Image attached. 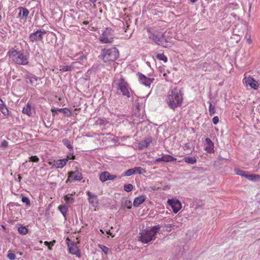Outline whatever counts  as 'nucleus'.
I'll list each match as a JSON object with an SVG mask.
<instances>
[{"instance_id": "obj_1", "label": "nucleus", "mask_w": 260, "mask_h": 260, "mask_svg": "<svg viewBox=\"0 0 260 260\" xmlns=\"http://www.w3.org/2000/svg\"><path fill=\"white\" fill-rule=\"evenodd\" d=\"M183 101V93L176 87L170 89L167 93L166 102L169 107L173 110L180 107Z\"/></svg>"}, {"instance_id": "obj_2", "label": "nucleus", "mask_w": 260, "mask_h": 260, "mask_svg": "<svg viewBox=\"0 0 260 260\" xmlns=\"http://www.w3.org/2000/svg\"><path fill=\"white\" fill-rule=\"evenodd\" d=\"M159 225L142 230L139 233V240L142 243L147 244L154 241L156 239V235L160 230Z\"/></svg>"}, {"instance_id": "obj_3", "label": "nucleus", "mask_w": 260, "mask_h": 260, "mask_svg": "<svg viewBox=\"0 0 260 260\" xmlns=\"http://www.w3.org/2000/svg\"><path fill=\"white\" fill-rule=\"evenodd\" d=\"M7 55L15 63L19 65H26L28 63V57L22 52L19 51L14 48H11Z\"/></svg>"}, {"instance_id": "obj_4", "label": "nucleus", "mask_w": 260, "mask_h": 260, "mask_svg": "<svg viewBox=\"0 0 260 260\" xmlns=\"http://www.w3.org/2000/svg\"><path fill=\"white\" fill-rule=\"evenodd\" d=\"M102 59L104 62L114 61L119 56V51L115 47L107 49L105 48L102 52Z\"/></svg>"}, {"instance_id": "obj_5", "label": "nucleus", "mask_w": 260, "mask_h": 260, "mask_svg": "<svg viewBox=\"0 0 260 260\" xmlns=\"http://www.w3.org/2000/svg\"><path fill=\"white\" fill-rule=\"evenodd\" d=\"M114 31L111 28H106L102 31L99 41L103 44L112 43L114 41Z\"/></svg>"}, {"instance_id": "obj_6", "label": "nucleus", "mask_w": 260, "mask_h": 260, "mask_svg": "<svg viewBox=\"0 0 260 260\" xmlns=\"http://www.w3.org/2000/svg\"><path fill=\"white\" fill-rule=\"evenodd\" d=\"M243 83L246 87L249 86L251 88L257 90L259 87L258 81L255 80L251 76L244 74V78L243 79Z\"/></svg>"}, {"instance_id": "obj_7", "label": "nucleus", "mask_w": 260, "mask_h": 260, "mask_svg": "<svg viewBox=\"0 0 260 260\" xmlns=\"http://www.w3.org/2000/svg\"><path fill=\"white\" fill-rule=\"evenodd\" d=\"M117 85L118 86V89L120 90L123 95L126 96L127 97L130 96L129 85L127 82L122 76L118 80Z\"/></svg>"}, {"instance_id": "obj_8", "label": "nucleus", "mask_w": 260, "mask_h": 260, "mask_svg": "<svg viewBox=\"0 0 260 260\" xmlns=\"http://www.w3.org/2000/svg\"><path fill=\"white\" fill-rule=\"evenodd\" d=\"M47 33L45 30H37L34 33L30 34L29 36V40L31 42L42 41L43 36Z\"/></svg>"}, {"instance_id": "obj_9", "label": "nucleus", "mask_w": 260, "mask_h": 260, "mask_svg": "<svg viewBox=\"0 0 260 260\" xmlns=\"http://www.w3.org/2000/svg\"><path fill=\"white\" fill-rule=\"evenodd\" d=\"M83 178L82 174L78 170L70 171L68 173V179L66 183L71 182L74 181H80Z\"/></svg>"}, {"instance_id": "obj_10", "label": "nucleus", "mask_w": 260, "mask_h": 260, "mask_svg": "<svg viewBox=\"0 0 260 260\" xmlns=\"http://www.w3.org/2000/svg\"><path fill=\"white\" fill-rule=\"evenodd\" d=\"M137 75L139 83L149 88L150 87L151 85L155 80L154 78H148L145 75L141 73H138Z\"/></svg>"}, {"instance_id": "obj_11", "label": "nucleus", "mask_w": 260, "mask_h": 260, "mask_svg": "<svg viewBox=\"0 0 260 260\" xmlns=\"http://www.w3.org/2000/svg\"><path fill=\"white\" fill-rule=\"evenodd\" d=\"M66 241H68L67 244L69 247L70 253L75 255L78 257H80L81 252L77 244L75 243L69 244V242L70 241L69 238H67L66 239Z\"/></svg>"}, {"instance_id": "obj_12", "label": "nucleus", "mask_w": 260, "mask_h": 260, "mask_svg": "<svg viewBox=\"0 0 260 260\" xmlns=\"http://www.w3.org/2000/svg\"><path fill=\"white\" fill-rule=\"evenodd\" d=\"M167 202L171 206L175 213H177L181 208V204L177 200L169 199Z\"/></svg>"}, {"instance_id": "obj_13", "label": "nucleus", "mask_w": 260, "mask_h": 260, "mask_svg": "<svg viewBox=\"0 0 260 260\" xmlns=\"http://www.w3.org/2000/svg\"><path fill=\"white\" fill-rule=\"evenodd\" d=\"M69 159L70 157L69 156H67L65 158L58 159L56 161H54L53 166L56 169H62L65 166H66Z\"/></svg>"}, {"instance_id": "obj_14", "label": "nucleus", "mask_w": 260, "mask_h": 260, "mask_svg": "<svg viewBox=\"0 0 260 260\" xmlns=\"http://www.w3.org/2000/svg\"><path fill=\"white\" fill-rule=\"evenodd\" d=\"M86 194L88 196V201L89 203L93 206L96 207L99 204L97 196L92 194V193L89 191H87Z\"/></svg>"}, {"instance_id": "obj_15", "label": "nucleus", "mask_w": 260, "mask_h": 260, "mask_svg": "<svg viewBox=\"0 0 260 260\" xmlns=\"http://www.w3.org/2000/svg\"><path fill=\"white\" fill-rule=\"evenodd\" d=\"M22 113L28 116H31L35 113L34 109L31 107V104L28 103L23 108Z\"/></svg>"}, {"instance_id": "obj_16", "label": "nucleus", "mask_w": 260, "mask_h": 260, "mask_svg": "<svg viewBox=\"0 0 260 260\" xmlns=\"http://www.w3.org/2000/svg\"><path fill=\"white\" fill-rule=\"evenodd\" d=\"M206 147L205 150L208 153H213L214 152V144L209 138L205 139Z\"/></svg>"}, {"instance_id": "obj_17", "label": "nucleus", "mask_w": 260, "mask_h": 260, "mask_svg": "<svg viewBox=\"0 0 260 260\" xmlns=\"http://www.w3.org/2000/svg\"><path fill=\"white\" fill-rule=\"evenodd\" d=\"M149 39L152 40L155 43L158 45L162 44V38L159 35H156L153 33H150L149 36Z\"/></svg>"}, {"instance_id": "obj_18", "label": "nucleus", "mask_w": 260, "mask_h": 260, "mask_svg": "<svg viewBox=\"0 0 260 260\" xmlns=\"http://www.w3.org/2000/svg\"><path fill=\"white\" fill-rule=\"evenodd\" d=\"M146 199V196L144 195H141L136 198L133 202L134 206L135 207H138L141 204L145 202Z\"/></svg>"}, {"instance_id": "obj_19", "label": "nucleus", "mask_w": 260, "mask_h": 260, "mask_svg": "<svg viewBox=\"0 0 260 260\" xmlns=\"http://www.w3.org/2000/svg\"><path fill=\"white\" fill-rule=\"evenodd\" d=\"M0 111L5 116L9 115V111L5 102L0 98Z\"/></svg>"}, {"instance_id": "obj_20", "label": "nucleus", "mask_w": 260, "mask_h": 260, "mask_svg": "<svg viewBox=\"0 0 260 260\" xmlns=\"http://www.w3.org/2000/svg\"><path fill=\"white\" fill-rule=\"evenodd\" d=\"M57 111L60 112H62L64 115L67 117H70L72 115V112L69 109L66 108L58 109L57 110H55L54 109H51V111L53 113L55 112H56Z\"/></svg>"}, {"instance_id": "obj_21", "label": "nucleus", "mask_w": 260, "mask_h": 260, "mask_svg": "<svg viewBox=\"0 0 260 260\" xmlns=\"http://www.w3.org/2000/svg\"><path fill=\"white\" fill-rule=\"evenodd\" d=\"M246 178L250 181H258L260 179V176L257 174H247Z\"/></svg>"}, {"instance_id": "obj_22", "label": "nucleus", "mask_w": 260, "mask_h": 260, "mask_svg": "<svg viewBox=\"0 0 260 260\" xmlns=\"http://www.w3.org/2000/svg\"><path fill=\"white\" fill-rule=\"evenodd\" d=\"M183 160L186 163L193 165L197 162V159L195 157H185Z\"/></svg>"}, {"instance_id": "obj_23", "label": "nucleus", "mask_w": 260, "mask_h": 260, "mask_svg": "<svg viewBox=\"0 0 260 260\" xmlns=\"http://www.w3.org/2000/svg\"><path fill=\"white\" fill-rule=\"evenodd\" d=\"M164 162H171L176 160V158L172 155L166 154L162 155Z\"/></svg>"}, {"instance_id": "obj_24", "label": "nucleus", "mask_w": 260, "mask_h": 260, "mask_svg": "<svg viewBox=\"0 0 260 260\" xmlns=\"http://www.w3.org/2000/svg\"><path fill=\"white\" fill-rule=\"evenodd\" d=\"M21 14H22V16L26 19L29 14V11L26 8H21L19 15L21 16Z\"/></svg>"}, {"instance_id": "obj_25", "label": "nucleus", "mask_w": 260, "mask_h": 260, "mask_svg": "<svg viewBox=\"0 0 260 260\" xmlns=\"http://www.w3.org/2000/svg\"><path fill=\"white\" fill-rule=\"evenodd\" d=\"M58 210L63 214L64 217H66L67 213L68 211V208L65 205H60L58 207Z\"/></svg>"}, {"instance_id": "obj_26", "label": "nucleus", "mask_w": 260, "mask_h": 260, "mask_svg": "<svg viewBox=\"0 0 260 260\" xmlns=\"http://www.w3.org/2000/svg\"><path fill=\"white\" fill-rule=\"evenodd\" d=\"M152 142V139L150 138H145L142 142V145L144 147H148L150 143Z\"/></svg>"}, {"instance_id": "obj_27", "label": "nucleus", "mask_w": 260, "mask_h": 260, "mask_svg": "<svg viewBox=\"0 0 260 260\" xmlns=\"http://www.w3.org/2000/svg\"><path fill=\"white\" fill-rule=\"evenodd\" d=\"M134 170L135 171V174H143L146 173V170L140 167H135L133 168Z\"/></svg>"}, {"instance_id": "obj_28", "label": "nucleus", "mask_w": 260, "mask_h": 260, "mask_svg": "<svg viewBox=\"0 0 260 260\" xmlns=\"http://www.w3.org/2000/svg\"><path fill=\"white\" fill-rule=\"evenodd\" d=\"M156 58L159 60H162L164 62H167L168 58L163 53H158L156 55Z\"/></svg>"}, {"instance_id": "obj_29", "label": "nucleus", "mask_w": 260, "mask_h": 260, "mask_svg": "<svg viewBox=\"0 0 260 260\" xmlns=\"http://www.w3.org/2000/svg\"><path fill=\"white\" fill-rule=\"evenodd\" d=\"M235 172L236 175L241 176L245 178L247 174V172L240 169H235Z\"/></svg>"}, {"instance_id": "obj_30", "label": "nucleus", "mask_w": 260, "mask_h": 260, "mask_svg": "<svg viewBox=\"0 0 260 260\" xmlns=\"http://www.w3.org/2000/svg\"><path fill=\"white\" fill-rule=\"evenodd\" d=\"M62 142H63V144L67 147H68L70 151H73V146L71 145V143H70V141L68 140V139H64L63 140H62Z\"/></svg>"}, {"instance_id": "obj_31", "label": "nucleus", "mask_w": 260, "mask_h": 260, "mask_svg": "<svg viewBox=\"0 0 260 260\" xmlns=\"http://www.w3.org/2000/svg\"><path fill=\"white\" fill-rule=\"evenodd\" d=\"M18 231L20 234L23 235H26L28 233V229L23 226H21L19 227Z\"/></svg>"}, {"instance_id": "obj_32", "label": "nucleus", "mask_w": 260, "mask_h": 260, "mask_svg": "<svg viewBox=\"0 0 260 260\" xmlns=\"http://www.w3.org/2000/svg\"><path fill=\"white\" fill-rule=\"evenodd\" d=\"M99 247L102 250V251L106 254H108L110 252H111V250L108 247H106L105 245L100 244L99 245Z\"/></svg>"}, {"instance_id": "obj_33", "label": "nucleus", "mask_w": 260, "mask_h": 260, "mask_svg": "<svg viewBox=\"0 0 260 260\" xmlns=\"http://www.w3.org/2000/svg\"><path fill=\"white\" fill-rule=\"evenodd\" d=\"M107 175H108V172L105 171L102 172L100 175V179L102 182H105L107 181Z\"/></svg>"}, {"instance_id": "obj_34", "label": "nucleus", "mask_w": 260, "mask_h": 260, "mask_svg": "<svg viewBox=\"0 0 260 260\" xmlns=\"http://www.w3.org/2000/svg\"><path fill=\"white\" fill-rule=\"evenodd\" d=\"M209 112L210 115H212L215 113V107L214 106H213L210 102H209Z\"/></svg>"}, {"instance_id": "obj_35", "label": "nucleus", "mask_w": 260, "mask_h": 260, "mask_svg": "<svg viewBox=\"0 0 260 260\" xmlns=\"http://www.w3.org/2000/svg\"><path fill=\"white\" fill-rule=\"evenodd\" d=\"M133 186L131 184H125L124 186V190L126 192H130L133 189Z\"/></svg>"}, {"instance_id": "obj_36", "label": "nucleus", "mask_w": 260, "mask_h": 260, "mask_svg": "<svg viewBox=\"0 0 260 260\" xmlns=\"http://www.w3.org/2000/svg\"><path fill=\"white\" fill-rule=\"evenodd\" d=\"M7 257L10 259V260H14L16 258V255L13 252H12V251L9 250L8 253L7 254Z\"/></svg>"}, {"instance_id": "obj_37", "label": "nucleus", "mask_w": 260, "mask_h": 260, "mask_svg": "<svg viewBox=\"0 0 260 260\" xmlns=\"http://www.w3.org/2000/svg\"><path fill=\"white\" fill-rule=\"evenodd\" d=\"M73 69V67H72L71 66H64L61 67V68L60 69V70L62 72H67V71H71Z\"/></svg>"}, {"instance_id": "obj_38", "label": "nucleus", "mask_w": 260, "mask_h": 260, "mask_svg": "<svg viewBox=\"0 0 260 260\" xmlns=\"http://www.w3.org/2000/svg\"><path fill=\"white\" fill-rule=\"evenodd\" d=\"M135 171L134 170V168L130 169L127 170L125 173V175L127 176H130L133 174H135Z\"/></svg>"}, {"instance_id": "obj_39", "label": "nucleus", "mask_w": 260, "mask_h": 260, "mask_svg": "<svg viewBox=\"0 0 260 260\" xmlns=\"http://www.w3.org/2000/svg\"><path fill=\"white\" fill-rule=\"evenodd\" d=\"M64 200L67 203H72L74 202V199L71 197H69L67 195L64 196Z\"/></svg>"}, {"instance_id": "obj_40", "label": "nucleus", "mask_w": 260, "mask_h": 260, "mask_svg": "<svg viewBox=\"0 0 260 260\" xmlns=\"http://www.w3.org/2000/svg\"><path fill=\"white\" fill-rule=\"evenodd\" d=\"M29 160L30 161L37 162L39 161V158L37 156L34 155V156H30L29 158Z\"/></svg>"}, {"instance_id": "obj_41", "label": "nucleus", "mask_w": 260, "mask_h": 260, "mask_svg": "<svg viewBox=\"0 0 260 260\" xmlns=\"http://www.w3.org/2000/svg\"><path fill=\"white\" fill-rule=\"evenodd\" d=\"M116 178H117V176L116 175H111L108 172V175H107V180H112L115 179Z\"/></svg>"}, {"instance_id": "obj_42", "label": "nucleus", "mask_w": 260, "mask_h": 260, "mask_svg": "<svg viewBox=\"0 0 260 260\" xmlns=\"http://www.w3.org/2000/svg\"><path fill=\"white\" fill-rule=\"evenodd\" d=\"M22 202L25 203L27 206H29L30 204L29 199L26 197H22Z\"/></svg>"}, {"instance_id": "obj_43", "label": "nucleus", "mask_w": 260, "mask_h": 260, "mask_svg": "<svg viewBox=\"0 0 260 260\" xmlns=\"http://www.w3.org/2000/svg\"><path fill=\"white\" fill-rule=\"evenodd\" d=\"M8 146V142L6 140L3 141L0 145V147L2 148L3 149H5V148H7Z\"/></svg>"}, {"instance_id": "obj_44", "label": "nucleus", "mask_w": 260, "mask_h": 260, "mask_svg": "<svg viewBox=\"0 0 260 260\" xmlns=\"http://www.w3.org/2000/svg\"><path fill=\"white\" fill-rule=\"evenodd\" d=\"M212 121L214 124H217L219 122V117L217 116H214L212 119Z\"/></svg>"}, {"instance_id": "obj_45", "label": "nucleus", "mask_w": 260, "mask_h": 260, "mask_svg": "<svg viewBox=\"0 0 260 260\" xmlns=\"http://www.w3.org/2000/svg\"><path fill=\"white\" fill-rule=\"evenodd\" d=\"M164 161L162 156L161 157H158L155 159V162H161Z\"/></svg>"}, {"instance_id": "obj_46", "label": "nucleus", "mask_w": 260, "mask_h": 260, "mask_svg": "<svg viewBox=\"0 0 260 260\" xmlns=\"http://www.w3.org/2000/svg\"><path fill=\"white\" fill-rule=\"evenodd\" d=\"M166 226L167 228H173L174 226V225L172 224H167L166 225Z\"/></svg>"}, {"instance_id": "obj_47", "label": "nucleus", "mask_w": 260, "mask_h": 260, "mask_svg": "<svg viewBox=\"0 0 260 260\" xmlns=\"http://www.w3.org/2000/svg\"><path fill=\"white\" fill-rule=\"evenodd\" d=\"M55 242H56V241L54 240L50 242V245H51V246H53L54 245V244L55 243Z\"/></svg>"}, {"instance_id": "obj_48", "label": "nucleus", "mask_w": 260, "mask_h": 260, "mask_svg": "<svg viewBox=\"0 0 260 260\" xmlns=\"http://www.w3.org/2000/svg\"><path fill=\"white\" fill-rule=\"evenodd\" d=\"M44 244L46 246H49V245H50V243L48 241H45V242H44Z\"/></svg>"}, {"instance_id": "obj_49", "label": "nucleus", "mask_w": 260, "mask_h": 260, "mask_svg": "<svg viewBox=\"0 0 260 260\" xmlns=\"http://www.w3.org/2000/svg\"><path fill=\"white\" fill-rule=\"evenodd\" d=\"M88 23H89V22H88V21H84L83 22V24H85V25H87V24H88Z\"/></svg>"}, {"instance_id": "obj_50", "label": "nucleus", "mask_w": 260, "mask_h": 260, "mask_svg": "<svg viewBox=\"0 0 260 260\" xmlns=\"http://www.w3.org/2000/svg\"><path fill=\"white\" fill-rule=\"evenodd\" d=\"M163 76L165 77V79H166V80H167V77H168L167 74L166 73H164V74H163Z\"/></svg>"}, {"instance_id": "obj_51", "label": "nucleus", "mask_w": 260, "mask_h": 260, "mask_svg": "<svg viewBox=\"0 0 260 260\" xmlns=\"http://www.w3.org/2000/svg\"><path fill=\"white\" fill-rule=\"evenodd\" d=\"M75 159V156L74 155H72V157L70 158V159Z\"/></svg>"}, {"instance_id": "obj_52", "label": "nucleus", "mask_w": 260, "mask_h": 260, "mask_svg": "<svg viewBox=\"0 0 260 260\" xmlns=\"http://www.w3.org/2000/svg\"><path fill=\"white\" fill-rule=\"evenodd\" d=\"M49 250H52V247L51 245H49V246H47Z\"/></svg>"}, {"instance_id": "obj_53", "label": "nucleus", "mask_w": 260, "mask_h": 260, "mask_svg": "<svg viewBox=\"0 0 260 260\" xmlns=\"http://www.w3.org/2000/svg\"><path fill=\"white\" fill-rule=\"evenodd\" d=\"M198 0H190V1L192 3H194L196 2H197Z\"/></svg>"}, {"instance_id": "obj_54", "label": "nucleus", "mask_w": 260, "mask_h": 260, "mask_svg": "<svg viewBox=\"0 0 260 260\" xmlns=\"http://www.w3.org/2000/svg\"><path fill=\"white\" fill-rule=\"evenodd\" d=\"M90 2L92 3H94L96 2L97 0H89Z\"/></svg>"}, {"instance_id": "obj_55", "label": "nucleus", "mask_w": 260, "mask_h": 260, "mask_svg": "<svg viewBox=\"0 0 260 260\" xmlns=\"http://www.w3.org/2000/svg\"><path fill=\"white\" fill-rule=\"evenodd\" d=\"M32 79H34L36 81L37 80V78L36 77H35L32 78Z\"/></svg>"}, {"instance_id": "obj_56", "label": "nucleus", "mask_w": 260, "mask_h": 260, "mask_svg": "<svg viewBox=\"0 0 260 260\" xmlns=\"http://www.w3.org/2000/svg\"><path fill=\"white\" fill-rule=\"evenodd\" d=\"M107 234H110V235H111V233H110V231H109V232H107Z\"/></svg>"}, {"instance_id": "obj_57", "label": "nucleus", "mask_w": 260, "mask_h": 260, "mask_svg": "<svg viewBox=\"0 0 260 260\" xmlns=\"http://www.w3.org/2000/svg\"><path fill=\"white\" fill-rule=\"evenodd\" d=\"M18 178H19V180H20L21 179V177L20 176H19Z\"/></svg>"}, {"instance_id": "obj_58", "label": "nucleus", "mask_w": 260, "mask_h": 260, "mask_svg": "<svg viewBox=\"0 0 260 260\" xmlns=\"http://www.w3.org/2000/svg\"><path fill=\"white\" fill-rule=\"evenodd\" d=\"M1 19H2V16H1V15H0V20H1Z\"/></svg>"}, {"instance_id": "obj_59", "label": "nucleus", "mask_w": 260, "mask_h": 260, "mask_svg": "<svg viewBox=\"0 0 260 260\" xmlns=\"http://www.w3.org/2000/svg\"><path fill=\"white\" fill-rule=\"evenodd\" d=\"M100 231H101V232L102 233H104L102 230H101Z\"/></svg>"}, {"instance_id": "obj_60", "label": "nucleus", "mask_w": 260, "mask_h": 260, "mask_svg": "<svg viewBox=\"0 0 260 260\" xmlns=\"http://www.w3.org/2000/svg\"><path fill=\"white\" fill-rule=\"evenodd\" d=\"M40 243H42V241H40Z\"/></svg>"}]
</instances>
